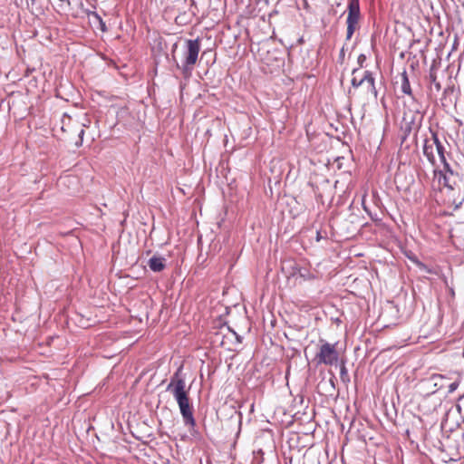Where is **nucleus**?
<instances>
[{"instance_id":"f257e3e1","label":"nucleus","mask_w":464,"mask_h":464,"mask_svg":"<svg viewBox=\"0 0 464 464\" xmlns=\"http://www.w3.org/2000/svg\"><path fill=\"white\" fill-rule=\"evenodd\" d=\"M166 391L169 392L176 400L185 426L188 429L194 428L196 420L193 414V406L188 397V389H186V382L182 376V366H179L170 377Z\"/></svg>"},{"instance_id":"f03ea898","label":"nucleus","mask_w":464,"mask_h":464,"mask_svg":"<svg viewBox=\"0 0 464 464\" xmlns=\"http://www.w3.org/2000/svg\"><path fill=\"white\" fill-rule=\"evenodd\" d=\"M439 152H440V162L441 163V168L439 165H436L432 169V179L430 180V184L432 187H435L437 183L439 188L442 186L447 189L456 186L458 181H461V178L464 175H461L457 169H454L447 157L443 155V150L439 145ZM419 178L422 182H429L430 177L426 172L420 173Z\"/></svg>"},{"instance_id":"7ed1b4c3","label":"nucleus","mask_w":464,"mask_h":464,"mask_svg":"<svg viewBox=\"0 0 464 464\" xmlns=\"http://www.w3.org/2000/svg\"><path fill=\"white\" fill-rule=\"evenodd\" d=\"M200 52V39H188L185 41L182 63H176L177 68L181 72L184 78H189L195 64L197 63Z\"/></svg>"},{"instance_id":"20e7f679","label":"nucleus","mask_w":464,"mask_h":464,"mask_svg":"<svg viewBox=\"0 0 464 464\" xmlns=\"http://www.w3.org/2000/svg\"><path fill=\"white\" fill-rule=\"evenodd\" d=\"M430 136H426L423 140L422 143V154L428 160V162L430 164V166L433 168L436 165H438L437 159L435 157V152L440 157L439 152V145L443 150V155L444 157H447L449 154L446 150L445 146L443 145L442 141L439 138V133L437 130H433L432 128L429 129Z\"/></svg>"},{"instance_id":"39448f33","label":"nucleus","mask_w":464,"mask_h":464,"mask_svg":"<svg viewBox=\"0 0 464 464\" xmlns=\"http://www.w3.org/2000/svg\"><path fill=\"white\" fill-rule=\"evenodd\" d=\"M323 343L319 348V352L315 355L317 364L335 365L339 360V353L336 350V343H329L321 340Z\"/></svg>"},{"instance_id":"423d86ee","label":"nucleus","mask_w":464,"mask_h":464,"mask_svg":"<svg viewBox=\"0 0 464 464\" xmlns=\"http://www.w3.org/2000/svg\"><path fill=\"white\" fill-rule=\"evenodd\" d=\"M413 103V108H409L404 111L402 116V129L405 133H410L413 128H418L422 121V114L418 108V105L415 102Z\"/></svg>"},{"instance_id":"0eeeda50","label":"nucleus","mask_w":464,"mask_h":464,"mask_svg":"<svg viewBox=\"0 0 464 464\" xmlns=\"http://www.w3.org/2000/svg\"><path fill=\"white\" fill-rule=\"evenodd\" d=\"M360 3L359 0H349L348 3V15L346 19L347 31L346 39L350 40L357 29L358 22L360 19Z\"/></svg>"},{"instance_id":"6e6552de","label":"nucleus","mask_w":464,"mask_h":464,"mask_svg":"<svg viewBox=\"0 0 464 464\" xmlns=\"http://www.w3.org/2000/svg\"><path fill=\"white\" fill-rule=\"evenodd\" d=\"M447 378L441 374H432L423 379L420 382L421 388L426 391L427 394H434L439 390L445 387Z\"/></svg>"},{"instance_id":"1a4fd4ad","label":"nucleus","mask_w":464,"mask_h":464,"mask_svg":"<svg viewBox=\"0 0 464 464\" xmlns=\"http://www.w3.org/2000/svg\"><path fill=\"white\" fill-rule=\"evenodd\" d=\"M448 190L453 192V204L455 208H460L464 204V176L461 178V181H458L456 186L449 188Z\"/></svg>"},{"instance_id":"9d476101","label":"nucleus","mask_w":464,"mask_h":464,"mask_svg":"<svg viewBox=\"0 0 464 464\" xmlns=\"http://www.w3.org/2000/svg\"><path fill=\"white\" fill-rule=\"evenodd\" d=\"M363 83L367 84L368 92H370L374 98H377L378 92L375 86V79L373 73L371 71H364L362 72Z\"/></svg>"},{"instance_id":"9b49d317","label":"nucleus","mask_w":464,"mask_h":464,"mask_svg":"<svg viewBox=\"0 0 464 464\" xmlns=\"http://www.w3.org/2000/svg\"><path fill=\"white\" fill-rule=\"evenodd\" d=\"M148 266L153 272H161L166 267V258L153 256L149 259Z\"/></svg>"},{"instance_id":"f8f14e48","label":"nucleus","mask_w":464,"mask_h":464,"mask_svg":"<svg viewBox=\"0 0 464 464\" xmlns=\"http://www.w3.org/2000/svg\"><path fill=\"white\" fill-rule=\"evenodd\" d=\"M401 92L409 95L412 99V102H415V98L412 94V90L411 87L409 77H408L407 72L405 70L401 72Z\"/></svg>"},{"instance_id":"ddd939ff","label":"nucleus","mask_w":464,"mask_h":464,"mask_svg":"<svg viewBox=\"0 0 464 464\" xmlns=\"http://www.w3.org/2000/svg\"><path fill=\"white\" fill-rule=\"evenodd\" d=\"M437 70H438V68L435 64H432L430 66L429 75H428V81L432 85L430 87V90H432V88H434L435 91L437 92H439L441 90V85H440V82H438V80H437Z\"/></svg>"},{"instance_id":"4468645a","label":"nucleus","mask_w":464,"mask_h":464,"mask_svg":"<svg viewBox=\"0 0 464 464\" xmlns=\"http://www.w3.org/2000/svg\"><path fill=\"white\" fill-rule=\"evenodd\" d=\"M358 72H359V68H354L352 71L353 78H352L351 83L353 88H359L360 86H362L363 84L362 76L360 79H358V77H357Z\"/></svg>"},{"instance_id":"2eb2a0df","label":"nucleus","mask_w":464,"mask_h":464,"mask_svg":"<svg viewBox=\"0 0 464 464\" xmlns=\"http://www.w3.org/2000/svg\"><path fill=\"white\" fill-rule=\"evenodd\" d=\"M340 378L342 382L344 383H348L350 382V376L348 374V371L343 361H342L340 364Z\"/></svg>"},{"instance_id":"dca6fc26","label":"nucleus","mask_w":464,"mask_h":464,"mask_svg":"<svg viewBox=\"0 0 464 464\" xmlns=\"http://www.w3.org/2000/svg\"><path fill=\"white\" fill-rule=\"evenodd\" d=\"M365 61H366V56L364 54L362 53L358 56L357 62L359 64V69L363 67V63H365Z\"/></svg>"},{"instance_id":"f3484780","label":"nucleus","mask_w":464,"mask_h":464,"mask_svg":"<svg viewBox=\"0 0 464 464\" xmlns=\"http://www.w3.org/2000/svg\"><path fill=\"white\" fill-rule=\"evenodd\" d=\"M459 384V382H451V383L449 385V392H450V393L454 392L458 389Z\"/></svg>"},{"instance_id":"a211bd4d","label":"nucleus","mask_w":464,"mask_h":464,"mask_svg":"<svg viewBox=\"0 0 464 464\" xmlns=\"http://www.w3.org/2000/svg\"><path fill=\"white\" fill-rule=\"evenodd\" d=\"M71 179H72L71 177L67 176V177L62 178V179H60V182H61V183H63V184H64L66 181H70V180H71Z\"/></svg>"},{"instance_id":"6ab92c4d","label":"nucleus","mask_w":464,"mask_h":464,"mask_svg":"<svg viewBox=\"0 0 464 464\" xmlns=\"http://www.w3.org/2000/svg\"><path fill=\"white\" fill-rule=\"evenodd\" d=\"M83 135H84V130L83 129H81V130L79 131V138H80V140L82 141V138H83ZM82 142H80L81 144Z\"/></svg>"},{"instance_id":"aec40b11","label":"nucleus","mask_w":464,"mask_h":464,"mask_svg":"<svg viewBox=\"0 0 464 464\" xmlns=\"http://www.w3.org/2000/svg\"><path fill=\"white\" fill-rule=\"evenodd\" d=\"M322 235L320 231L316 232V241L319 242L322 239Z\"/></svg>"},{"instance_id":"412c9836","label":"nucleus","mask_w":464,"mask_h":464,"mask_svg":"<svg viewBox=\"0 0 464 464\" xmlns=\"http://www.w3.org/2000/svg\"><path fill=\"white\" fill-rule=\"evenodd\" d=\"M340 56H342V57H343V56H344V51H343V48L341 50Z\"/></svg>"}]
</instances>
